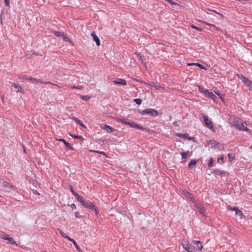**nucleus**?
Instances as JSON below:
<instances>
[{
    "label": "nucleus",
    "mask_w": 252,
    "mask_h": 252,
    "mask_svg": "<svg viewBox=\"0 0 252 252\" xmlns=\"http://www.w3.org/2000/svg\"><path fill=\"white\" fill-rule=\"evenodd\" d=\"M59 231H60V233L61 234V235L63 237V238H65L66 237V236L67 235H66L65 233H64L63 231H62L60 229H59Z\"/></svg>",
    "instance_id": "obj_44"
},
{
    "label": "nucleus",
    "mask_w": 252,
    "mask_h": 252,
    "mask_svg": "<svg viewBox=\"0 0 252 252\" xmlns=\"http://www.w3.org/2000/svg\"><path fill=\"white\" fill-rule=\"evenodd\" d=\"M227 209L229 210H231V211H234L235 212L236 211V210L238 209L237 207H235V206H233V207H232L231 206H228L227 207Z\"/></svg>",
    "instance_id": "obj_38"
},
{
    "label": "nucleus",
    "mask_w": 252,
    "mask_h": 252,
    "mask_svg": "<svg viewBox=\"0 0 252 252\" xmlns=\"http://www.w3.org/2000/svg\"><path fill=\"white\" fill-rule=\"evenodd\" d=\"M70 136L74 139H78L81 140L84 139L83 137L81 135H70Z\"/></svg>",
    "instance_id": "obj_33"
},
{
    "label": "nucleus",
    "mask_w": 252,
    "mask_h": 252,
    "mask_svg": "<svg viewBox=\"0 0 252 252\" xmlns=\"http://www.w3.org/2000/svg\"><path fill=\"white\" fill-rule=\"evenodd\" d=\"M30 78H31V77L26 75H22L19 77V79H22L24 80H30Z\"/></svg>",
    "instance_id": "obj_25"
},
{
    "label": "nucleus",
    "mask_w": 252,
    "mask_h": 252,
    "mask_svg": "<svg viewBox=\"0 0 252 252\" xmlns=\"http://www.w3.org/2000/svg\"><path fill=\"white\" fill-rule=\"evenodd\" d=\"M196 66H198V67H199L200 69L206 70V67L203 66L202 64H201L200 63H197Z\"/></svg>",
    "instance_id": "obj_42"
},
{
    "label": "nucleus",
    "mask_w": 252,
    "mask_h": 252,
    "mask_svg": "<svg viewBox=\"0 0 252 252\" xmlns=\"http://www.w3.org/2000/svg\"><path fill=\"white\" fill-rule=\"evenodd\" d=\"M214 159L212 158H210L208 162V166L209 167H212L213 166Z\"/></svg>",
    "instance_id": "obj_31"
},
{
    "label": "nucleus",
    "mask_w": 252,
    "mask_h": 252,
    "mask_svg": "<svg viewBox=\"0 0 252 252\" xmlns=\"http://www.w3.org/2000/svg\"><path fill=\"white\" fill-rule=\"evenodd\" d=\"M2 186L3 187L8 189H13V186L10 183L6 181H3L2 183Z\"/></svg>",
    "instance_id": "obj_20"
},
{
    "label": "nucleus",
    "mask_w": 252,
    "mask_h": 252,
    "mask_svg": "<svg viewBox=\"0 0 252 252\" xmlns=\"http://www.w3.org/2000/svg\"><path fill=\"white\" fill-rule=\"evenodd\" d=\"M203 118L206 126L211 130H214L213 125L207 116L203 115Z\"/></svg>",
    "instance_id": "obj_6"
},
{
    "label": "nucleus",
    "mask_w": 252,
    "mask_h": 252,
    "mask_svg": "<svg viewBox=\"0 0 252 252\" xmlns=\"http://www.w3.org/2000/svg\"><path fill=\"white\" fill-rule=\"evenodd\" d=\"M59 141L63 142L64 145L67 148L68 150H74V148L70 145V144L68 142H66L64 139H59Z\"/></svg>",
    "instance_id": "obj_16"
},
{
    "label": "nucleus",
    "mask_w": 252,
    "mask_h": 252,
    "mask_svg": "<svg viewBox=\"0 0 252 252\" xmlns=\"http://www.w3.org/2000/svg\"><path fill=\"white\" fill-rule=\"evenodd\" d=\"M211 92H209L208 90L205 89L203 91V93L208 97V95H209V94Z\"/></svg>",
    "instance_id": "obj_47"
},
{
    "label": "nucleus",
    "mask_w": 252,
    "mask_h": 252,
    "mask_svg": "<svg viewBox=\"0 0 252 252\" xmlns=\"http://www.w3.org/2000/svg\"><path fill=\"white\" fill-rule=\"evenodd\" d=\"M46 252V251H45V252Z\"/></svg>",
    "instance_id": "obj_59"
},
{
    "label": "nucleus",
    "mask_w": 252,
    "mask_h": 252,
    "mask_svg": "<svg viewBox=\"0 0 252 252\" xmlns=\"http://www.w3.org/2000/svg\"><path fill=\"white\" fill-rule=\"evenodd\" d=\"M218 162L220 164H222L224 162V156L223 155H221L220 157L218 159Z\"/></svg>",
    "instance_id": "obj_28"
},
{
    "label": "nucleus",
    "mask_w": 252,
    "mask_h": 252,
    "mask_svg": "<svg viewBox=\"0 0 252 252\" xmlns=\"http://www.w3.org/2000/svg\"><path fill=\"white\" fill-rule=\"evenodd\" d=\"M82 205H83L85 207L87 208H89L93 211H94L95 215L96 216H98L99 214V211L96 207V206L92 202H90L89 200L84 201V203H83Z\"/></svg>",
    "instance_id": "obj_3"
},
{
    "label": "nucleus",
    "mask_w": 252,
    "mask_h": 252,
    "mask_svg": "<svg viewBox=\"0 0 252 252\" xmlns=\"http://www.w3.org/2000/svg\"><path fill=\"white\" fill-rule=\"evenodd\" d=\"M91 36L93 37L94 40L97 46H99L100 45V42L98 37L96 36L95 32H93L91 34Z\"/></svg>",
    "instance_id": "obj_12"
},
{
    "label": "nucleus",
    "mask_w": 252,
    "mask_h": 252,
    "mask_svg": "<svg viewBox=\"0 0 252 252\" xmlns=\"http://www.w3.org/2000/svg\"><path fill=\"white\" fill-rule=\"evenodd\" d=\"M235 214H236V215L239 216L240 217L241 219H242L244 217V216L242 211L239 210L238 208L235 211Z\"/></svg>",
    "instance_id": "obj_23"
},
{
    "label": "nucleus",
    "mask_w": 252,
    "mask_h": 252,
    "mask_svg": "<svg viewBox=\"0 0 252 252\" xmlns=\"http://www.w3.org/2000/svg\"><path fill=\"white\" fill-rule=\"evenodd\" d=\"M197 161L195 159H191L189 164V168H190L192 165H194L196 164Z\"/></svg>",
    "instance_id": "obj_30"
},
{
    "label": "nucleus",
    "mask_w": 252,
    "mask_h": 252,
    "mask_svg": "<svg viewBox=\"0 0 252 252\" xmlns=\"http://www.w3.org/2000/svg\"><path fill=\"white\" fill-rule=\"evenodd\" d=\"M79 212H76L75 213V218H80V217L79 216Z\"/></svg>",
    "instance_id": "obj_53"
},
{
    "label": "nucleus",
    "mask_w": 252,
    "mask_h": 252,
    "mask_svg": "<svg viewBox=\"0 0 252 252\" xmlns=\"http://www.w3.org/2000/svg\"><path fill=\"white\" fill-rule=\"evenodd\" d=\"M54 33L58 37H63L64 36V33L59 31H54Z\"/></svg>",
    "instance_id": "obj_24"
},
{
    "label": "nucleus",
    "mask_w": 252,
    "mask_h": 252,
    "mask_svg": "<svg viewBox=\"0 0 252 252\" xmlns=\"http://www.w3.org/2000/svg\"><path fill=\"white\" fill-rule=\"evenodd\" d=\"M129 126L131 127L134 128L136 129H140L141 130H146V128L142 126H141L136 124V123L130 121Z\"/></svg>",
    "instance_id": "obj_7"
},
{
    "label": "nucleus",
    "mask_w": 252,
    "mask_h": 252,
    "mask_svg": "<svg viewBox=\"0 0 252 252\" xmlns=\"http://www.w3.org/2000/svg\"><path fill=\"white\" fill-rule=\"evenodd\" d=\"M75 196L76 197V199L80 203H81L82 204H83V203H84L85 199L82 196L79 195L77 193V195H76Z\"/></svg>",
    "instance_id": "obj_21"
},
{
    "label": "nucleus",
    "mask_w": 252,
    "mask_h": 252,
    "mask_svg": "<svg viewBox=\"0 0 252 252\" xmlns=\"http://www.w3.org/2000/svg\"><path fill=\"white\" fill-rule=\"evenodd\" d=\"M101 127L102 129L107 131L109 133H111L115 130L114 127L107 125H103L101 126Z\"/></svg>",
    "instance_id": "obj_8"
},
{
    "label": "nucleus",
    "mask_w": 252,
    "mask_h": 252,
    "mask_svg": "<svg viewBox=\"0 0 252 252\" xmlns=\"http://www.w3.org/2000/svg\"><path fill=\"white\" fill-rule=\"evenodd\" d=\"M120 122L126 125L129 126V123H130V121L126 119H123L120 120Z\"/></svg>",
    "instance_id": "obj_22"
},
{
    "label": "nucleus",
    "mask_w": 252,
    "mask_h": 252,
    "mask_svg": "<svg viewBox=\"0 0 252 252\" xmlns=\"http://www.w3.org/2000/svg\"><path fill=\"white\" fill-rule=\"evenodd\" d=\"M251 83H248L246 86L249 88L250 91H252V81H251Z\"/></svg>",
    "instance_id": "obj_43"
},
{
    "label": "nucleus",
    "mask_w": 252,
    "mask_h": 252,
    "mask_svg": "<svg viewBox=\"0 0 252 252\" xmlns=\"http://www.w3.org/2000/svg\"><path fill=\"white\" fill-rule=\"evenodd\" d=\"M134 102H135L137 104L140 105L141 103L142 100L140 98H135L133 99Z\"/></svg>",
    "instance_id": "obj_39"
},
{
    "label": "nucleus",
    "mask_w": 252,
    "mask_h": 252,
    "mask_svg": "<svg viewBox=\"0 0 252 252\" xmlns=\"http://www.w3.org/2000/svg\"><path fill=\"white\" fill-rule=\"evenodd\" d=\"M203 23L204 24H206V25H208V26H209L211 27H213V28H215V29L216 30H217V31H220V28H218V27H216V26L215 25H214V24H209V23H207V22H203Z\"/></svg>",
    "instance_id": "obj_27"
},
{
    "label": "nucleus",
    "mask_w": 252,
    "mask_h": 252,
    "mask_svg": "<svg viewBox=\"0 0 252 252\" xmlns=\"http://www.w3.org/2000/svg\"><path fill=\"white\" fill-rule=\"evenodd\" d=\"M113 83L115 84H118L121 85H126V80L122 78H118L116 80H114Z\"/></svg>",
    "instance_id": "obj_11"
},
{
    "label": "nucleus",
    "mask_w": 252,
    "mask_h": 252,
    "mask_svg": "<svg viewBox=\"0 0 252 252\" xmlns=\"http://www.w3.org/2000/svg\"><path fill=\"white\" fill-rule=\"evenodd\" d=\"M239 79L243 82L244 83H245L246 85L248 83H251L250 80H249L247 78L243 76V75H239L238 76Z\"/></svg>",
    "instance_id": "obj_14"
},
{
    "label": "nucleus",
    "mask_w": 252,
    "mask_h": 252,
    "mask_svg": "<svg viewBox=\"0 0 252 252\" xmlns=\"http://www.w3.org/2000/svg\"><path fill=\"white\" fill-rule=\"evenodd\" d=\"M13 86L15 88L17 89L18 90L16 91L17 93H24V91L21 88V87L18 84L16 83H13L12 84Z\"/></svg>",
    "instance_id": "obj_17"
},
{
    "label": "nucleus",
    "mask_w": 252,
    "mask_h": 252,
    "mask_svg": "<svg viewBox=\"0 0 252 252\" xmlns=\"http://www.w3.org/2000/svg\"><path fill=\"white\" fill-rule=\"evenodd\" d=\"M216 172L221 177L224 176L226 175V172L223 170H218L216 171Z\"/></svg>",
    "instance_id": "obj_29"
},
{
    "label": "nucleus",
    "mask_w": 252,
    "mask_h": 252,
    "mask_svg": "<svg viewBox=\"0 0 252 252\" xmlns=\"http://www.w3.org/2000/svg\"><path fill=\"white\" fill-rule=\"evenodd\" d=\"M191 28L192 29H196L199 31H202V28H198L197 27H196V26H194V25H192L191 26Z\"/></svg>",
    "instance_id": "obj_45"
},
{
    "label": "nucleus",
    "mask_w": 252,
    "mask_h": 252,
    "mask_svg": "<svg viewBox=\"0 0 252 252\" xmlns=\"http://www.w3.org/2000/svg\"><path fill=\"white\" fill-rule=\"evenodd\" d=\"M208 97L212 98L213 100H215L217 97L216 95H215L212 92H210V94H209V95H208Z\"/></svg>",
    "instance_id": "obj_35"
},
{
    "label": "nucleus",
    "mask_w": 252,
    "mask_h": 252,
    "mask_svg": "<svg viewBox=\"0 0 252 252\" xmlns=\"http://www.w3.org/2000/svg\"><path fill=\"white\" fill-rule=\"evenodd\" d=\"M197 209L199 210V212L200 214L204 216L205 215V212L206 211L205 208L204 207H201L199 206H197V203H196V205H195Z\"/></svg>",
    "instance_id": "obj_19"
},
{
    "label": "nucleus",
    "mask_w": 252,
    "mask_h": 252,
    "mask_svg": "<svg viewBox=\"0 0 252 252\" xmlns=\"http://www.w3.org/2000/svg\"><path fill=\"white\" fill-rule=\"evenodd\" d=\"M206 89H205L203 86H198V90L200 92H202L203 93V91L205 90Z\"/></svg>",
    "instance_id": "obj_46"
},
{
    "label": "nucleus",
    "mask_w": 252,
    "mask_h": 252,
    "mask_svg": "<svg viewBox=\"0 0 252 252\" xmlns=\"http://www.w3.org/2000/svg\"><path fill=\"white\" fill-rule=\"evenodd\" d=\"M30 80L31 81H34V82H37V83H44V84H52V85L57 86V85L54 84V83L50 82H43V81H41L39 79H37V78H32V77H31V78H30Z\"/></svg>",
    "instance_id": "obj_10"
},
{
    "label": "nucleus",
    "mask_w": 252,
    "mask_h": 252,
    "mask_svg": "<svg viewBox=\"0 0 252 252\" xmlns=\"http://www.w3.org/2000/svg\"><path fill=\"white\" fill-rule=\"evenodd\" d=\"M176 136L178 137L183 138L184 139L191 140V138H190L189 134L187 133H176Z\"/></svg>",
    "instance_id": "obj_13"
},
{
    "label": "nucleus",
    "mask_w": 252,
    "mask_h": 252,
    "mask_svg": "<svg viewBox=\"0 0 252 252\" xmlns=\"http://www.w3.org/2000/svg\"><path fill=\"white\" fill-rule=\"evenodd\" d=\"M233 126L239 130L248 132H250L251 131L250 129L244 126L242 120L238 117H234L233 118Z\"/></svg>",
    "instance_id": "obj_1"
},
{
    "label": "nucleus",
    "mask_w": 252,
    "mask_h": 252,
    "mask_svg": "<svg viewBox=\"0 0 252 252\" xmlns=\"http://www.w3.org/2000/svg\"><path fill=\"white\" fill-rule=\"evenodd\" d=\"M70 207H71V208L72 209V210H74V209H76V205L75 204L73 203V204H71V205H70Z\"/></svg>",
    "instance_id": "obj_51"
},
{
    "label": "nucleus",
    "mask_w": 252,
    "mask_h": 252,
    "mask_svg": "<svg viewBox=\"0 0 252 252\" xmlns=\"http://www.w3.org/2000/svg\"><path fill=\"white\" fill-rule=\"evenodd\" d=\"M182 194L184 195L188 199H189L190 201L192 202L195 204V205H196L197 201L194 198L192 195L189 192H188L186 190H183L182 192Z\"/></svg>",
    "instance_id": "obj_5"
},
{
    "label": "nucleus",
    "mask_w": 252,
    "mask_h": 252,
    "mask_svg": "<svg viewBox=\"0 0 252 252\" xmlns=\"http://www.w3.org/2000/svg\"><path fill=\"white\" fill-rule=\"evenodd\" d=\"M173 125H174V126H178V123H177V122H174V123H173Z\"/></svg>",
    "instance_id": "obj_55"
},
{
    "label": "nucleus",
    "mask_w": 252,
    "mask_h": 252,
    "mask_svg": "<svg viewBox=\"0 0 252 252\" xmlns=\"http://www.w3.org/2000/svg\"><path fill=\"white\" fill-rule=\"evenodd\" d=\"M65 238L68 239L69 241L71 242H73L74 240L71 238L70 237H69L68 235L66 236V237H65Z\"/></svg>",
    "instance_id": "obj_50"
},
{
    "label": "nucleus",
    "mask_w": 252,
    "mask_h": 252,
    "mask_svg": "<svg viewBox=\"0 0 252 252\" xmlns=\"http://www.w3.org/2000/svg\"><path fill=\"white\" fill-rule=\"evenodd\" d=\"M215 93L219 96L220 98L222 100H224V95L223 94H220V93H219V92H215Z\"/></svg>",
    "instance_id": "obj_36"
},
{
    "label": "nucleus",
    "mask_w": 252,
    "mask_h": 252,
    "mask_svg": "<svg viewBox=\"0 0 252 252\" xmlns=\"http://www.w3.org/2000/svg\"><path fill=\"white\" fill-rule=\"evenodd\" d=\"M72 89H79L78 87H76L75 86H73V87H71Z\"/></svg>",
    "instance_id": "obj_56"
},
{
    "label": "nucleus",
    "mask_w": 252,
    "mask_h": 252,
    "mask_svg": "<svg viewBox=\"0 0 252 252\" xmlns=\"http://www.w3.org/2000/svg\"><path fill=\"white\" fill-rule=\"evenodd\" d=\"M203 23L204 24H206V25H208V26H209L211 27H213V28H215V29L216 30H217V31H220V28H218V27H216V26L215 25H214V24H209V23H207V22H203Z\"/></svg>",
    "instance_id": "obj_26"
},
{
    "label": "nucleus",
    "mask_w": 252,
    "mask_h": 252,
    "mask_svg": "<svg viewBox=\"0 0 252 252\" xmlns=\"http://www.w3.org/2000/svg\"><path fill=\"white\" fill-rule=\"evenodd\" d=\"M227 156L229 158V161H232L235 158V155L231 153H229Z\"/></svg>",
    "instance_id": "obj_32"
},
{
    "label": "nucleus",
    "mask_w": 252,
    "mask_h": 252,
    "mask_svg": "<svg viewBox=\"0 0 252 252\" xmlns=\"http://www.w3.org/2000/svg\"><path fill=\"white\" fill-rule=\"evenodd\" d=\"M69 188L70 189V191L72 192V193L73 194V195L74 196H75L76 195H77V193H76L74 190L73 188V187L71 186H69Z\"/></svg>",
    "instance_id": "obj_40"
},
{
    "label": "nucleus",
    "mask_w": 252,
    "mask_h": 252,
    "mask_svg": "<svg viewBox=\"0 0 252 252\" xmlns=\"http://www.w3.org/2000/svg\"><path fill=\"white\" fill-rule=\"evenodd\" d=\"M189 151H188L187 152H183L181 154L182 159H184L185 160L187 158V156L189 154Z\"/></svg>",
    "instance_id": "obj_34"
},
{
    "label": "nucleus",
    "mask_w": 252,
    "mask_h": 252,
    "mask_svg": "<svg viewBox=\"0 0 252 252\" xmlns=\"http://www.w3.org/2000/svg\"><path fill=\"white\" fill-rule=\"evenodd\" d=\"M197 63H187V65L188 66H191V65H195L196 66Z\"/></svg>",
    "instance_id": "obj_52"
},
{
    "label": "nucleus",
    "mask_w": 252,
    "mask_h": 252,
    "mask_svg": "<svg viewBox=\"0 0 252 252\" xmlns=\"http://www.w3.org/2000/svg\"><path fill=\"white\" fill-rule=\"evenodd\" d=\"M81 98L84 100H89L91 98V96H88V95H81Z\"/></svg>",
    "instance_id": "obj_37"
},
{
    "label": "nucleus",
    "mask_w": 252,
    "mask_h": 252,
    "mask_svg": "<svg viewBox=\"0 0 252 252\" xmlns=\"http://www.w3.org/2000/svg\"><path fill=\"white\" fill-rule=\"evenodd\" d=\"M182 245L188 252H194L195 251V248L191 244H190L188 241L183 240L182 242Z\"/></svg>",
    "instance_id": "obj_4"
},
{
    "label": "nucleus",
    "mask_w": 252,
    "mask_h": 252,
    "mask_svg": "<svg viewBox=\"0 0 252 252\" xmlns=\"http://www.w3.org/2000/svg\"><path fill=\"white\" fill-rule=\"evenodd\" d=\"M192 243L196 245L197 247V248L199 250L201 251L203 248V245L201 243V242L199 241H195L193 240L192 241Z\"/></svg>",
    "instance_id": "obj_15"
},
{
    "label": "nucleus",
    "mask_w": 252,
    "mask_h": 252,
    "mask_svg": "<svg viewBox=\"0 0 252 252\" xmlns=\"http://www.w3.org/2000/svg\"><path fill=\"white\" fill-rule=\"evenodd\" d=\"M2 238L5 240H7L10 243L13 245H15L17 246V244L14 241V239L13 238L9 237L8 235L4 234L3 236L2 237Z\"/></svg>",
    "instance_id": "obj_9"
},
{
    "label": "nucleus",
    "mask_w": 252,
    "mask_h": 252,
    "mask_svg": "<svg viewBox=\"0 0 252 252\" xmlns=\"http://www.w3.org/2000/svg\"><path fill=\"white\" fill-rule=\"evenodd\" d=\"M72 243L74 244L78 251H81V248L78 246L75 240L72 242Z\"/></svg>",
    "instance_id": "obj_41"
},
{
    "label": "nucleus",
    "mask_w": 252,
    "mask_h": 252,
    "mask_svg": "<svg viewBox=\"0 0 252 252\" xmlns=\"http://www.w3.org/2000/svg\"><path fill=\"white\" fill-rule=\"evenodd\" d=\"M4 2L6 6H9V0H4Z\"/></svg>",
    "instance_id": "obj_49"
},
{
    "label": "nucleus",
    "mask_w": 252,
    "mask_h": 252,
    "mask_svg": "<svg viewBox=\"0 0 252 252\" xmlns=\"http://www.w3.org/2000/svg\"><path fill=\"white\" fill-rule=\"evenodd\" d=\"M63 39L65 40V41H68V37H66L64 35L63 36Z\"/></svg>",
    "instance_id": "obj_54"
},
{
    "label": "nucleus",
    "mask_w": 252,
    "mask_h": 252,
    "mask_svg": "<svg viewBox=\"0 0 252 252\" xmlns=\"http://www.w3.org/2000/svg\"><path fill=\"white\" fill-rule=\"evenodd\" d=\"M79 252H83L82 250H81V251H79Z\"/></svg>",
    "instance_id": "obj_57"
},
{
    "label": "nucleus",
    "mask_w": 252,
    "mask_h": 252,
    "mask_svg": "<svg viewBox=\"0 0 252 252\" xmlns=\"http://www.w3.org/2000/svg\"><path fill=\"white\" fill-rule=\"evenodd\" d=\"M94 152L98 153V154H101V155H105V153L103 151L100 152V151H94Z\"/></svg>",
    "instance_id": "obj_48"
},
{
    "label": "nucleus",
    "mask_w": 252,
    "mask_h": 252,
    "mask_svg": "<svg viewBox=\"0 0 252 252\" xmlns=\"http://www.w3.org/2000/svg\"><path fill=\"white\" fill-rule=\"evenodd\" d=\"M73 120L75 121V123H76L77 124H78L80 126L84 128H87L86 126L82 123L81 121L79 120L78 118L73 117Z\"/></svg>",
    "instance_id": "obj_18"
},
{
    "label": "nucleus",
    "mask_w": 252,
    "mask_h": 252,
    "mask_svg": "<svg viewBox=\"0 0 252 252\" xmlns=\"http://www.w3.org/2000/svg\"><path fill=\"white\" fill-rule=\"evenodd\" d=\"M251 149H252V146H251Z\"/></svg>",
    "instance_id": "obj_58"
},
{
    "label": "nucleus",
    "mask_w": 252,
    "mask_h": 252,
    "mask_svg": "<svg viewBox=\"0 0 252 252\" xmlns=\"http://www.w3.org/2000/svg\"><path fill=\"white\" fill-rule=\"evenodd\" d=\"M138 112L142 115H150L153 117L157 116L158 114L157 110L152 108H147L144 110L138 109Z\"/></svg>",
    "instance_id": "obj_2"
}]
</instances>
